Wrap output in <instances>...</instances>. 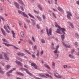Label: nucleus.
<instances>
[{
  "label": "nucleus",
  "mask_w": 79,
  "mask_h": 79,
  "mask_svg": "<svg viewBox=\"0 0 79 79\" xmlns=\"http://www.w3.org/2000/svg\"><path fill=\"white\" fill-rule=\"evenodd\" d=\"M16 59L18 60H19V61H23V59H21V58H20V57H17L16 58Z\"/></svg>",
  "instance_id": "21"
},
{
  "label": "nucleus",
  "mask_w": 79,
  "mask_h": 79,
  "mask_svg": "<svg viewBox=\"0 0 79 79\" xmlns=\"http://www.w3.org/2000/svg\"><path fill=\"white\" fill-rule=\"evenodd\" d=\"M46 32H47V34L48 35V36H50V35H52V29L51 28L49 29V32H48V29L47 28L46 29Z\"/></svg>",
  "instance_id": "3"
},
{
  "label": "nucleus",
  "mask_w": 79,
  "mask_h": 79,
  "mask_svg": "<svg viewBox=\"0 0 79 79\" xmlns=\"http://www.w3.org/2000/svg\"><path fill=\"white\" fill-rule=\"evenodd\" d=\"M69 56L71 58H74V56L73 55H71V54H69Z\"/></svg>",
  "instance_id": "26"
},
{
  "label": "nucleus",
  "mask_w": 79,
  "mask_h": 79,
  "mask_svg": "<svg viewBox=\"0 0 79 79\" xmlns=\"http://www.w3.org/2000/svg\"><path fill=\"white\" fill-rule=\"evenodd\" d=\"M0 18L2 19L3 21H5V19L3 17H2L0 16ZM0 21H1V19H0Z\"/></svg>",
  "instance_id": "24"
},
{
  "label": "nucleus",
  "mask_w": 79,
  "mask_h": 79,
  "mask_svg": "<svg viewBox=\"0 0 79 79\" xmlns=\"http://www.w3.org/2000/svg\"><path fill=\"white\" fill-rule=\"evenodd\" d=\"M5 59L6 60H8V61H9V58L6 57H5Z\"/></svg>",
  "instance_id": "50"
},
{
  "label": "nucleus",
  "mask_w": 79,
  "mask_h": 79,
  "mask_svg": "<svg viewBox=\"0 0 79 79\" xmlns=\"http://www.w3.org/2000/svg\"><path fill=\"white\" fill-rule=\"evenodd\" d=\"M17 55H18V56H21V52L17 53Z\"/></svg>",
  "instance_id": "45"
},
{
  "label": "nucleus",
  "mask_w": 79,
  "mask_h": 79,
  "mask_svg": "<svg viewBox=\"0 0 79 79\" xmlns=\"http://www.w3.org/2000/svg\"><path fill=\"white\" fill-rule=\"evenodd\" d=\"M36 56L38 57H39V51H38L37 52Z\"/></svg>",
  "instance_id": "30"
},
{
  "label": "nucleus",
  "mask_w": 79,
  "mask_h": 79,
  "mask_svg": "<svg viewBox=\"0 0 79 79\" xmlns=\"http://www.w3.org/2000/svg\"><path fill=\"white\" fill-rule=\"evenodd\" d=\"M2 54H0V59L2 60Z\"/></svg>",
  "instance_id": "54"
},
{
  "label": "nucleus",
  "mask_w": 79,
  "mask_h": 79,
  "mask_svg": "<svg viewBox=\"0 0 79 79\" xmlns=\"http://www.w3.org/2000/svg\"><path fill=\"white\" fill-rule=\"evenodd\" d=\"M18 12L19 14H20V15H22V14H23V12L22 11L19 10Z\"/></svg>",
  "instance_id": "27"
},
{
  "label": "nucleus",
  "mask_w": 79,
  "mask_h": 79,
  "mask_svg": "<svg viewBox=\"0 0 79 79\" xmlns=\"http://www.w3.org/2000/svg\"><path fill=\"white\" fill-rule=\"evenodd\" d=\"M6 31L7 32H8V33H10V31L8 30V29H6Z\"/></svg>",
  "instance_id": "57"
},
{
  "label": "nucleus",
  "mask_w": 79,
  "mask_h": 79,
  "mask_svg": "<svg viewBox=\"0 0 79 79\" xmlns=\"http://www.w3.org/2000/svg\"><path fill=\"white\" fill-rule=\"evenodd\" d=\"M32 22L33 23V25H35V23H36V22L35 21V20H34V21Z\"/></svg>",
  "instance_id": "51"
},
{
  "label": "nucleus",
  "mask_w": 79,
  "mask_h": 79,
  "mask_svg": "<svg viewBox=\"0 0 79 79\" xmlns=\"http://www.w3.org/2000/svg\"><path fill=\"white\" fill-rule=\"evenodd\" d=\"M42 16L43 19H45V15H43Z\"/></svg>",
  "instance_id": "55"
},
{
  "label": "nucleus",
  "mask_w": 79,
  "mask_h": 79,
  "mask_svg": "<svg viewBox=\"0 0 79 79\" xmlns=\"http://www.w3.org/2000/svg\"><path fill=\"white\" fill-rule=\"evenodd\" d=\"M28 15H29V16L31 17V18H33V19H35V17H34V16L32 15H31V14L29 13Z\"/></svg>",
  "instance_id": "22"
},
{
  "label": "nucleus",
  "mask_w": 79,
  "mask_h": 79,
  "mask_svg": "<svg viewBox=\"0 0 79 79\" xmlns=\"http://www.w3.org/2000/svg\"><path fill=\"white\" fill-rule=\"evenodd\" d=\"M58 10L60 11H61L62 13H64V10L62 8H61L60 7H58Z\"/></svg>",
  "instance_id": "9"
},
{
  "label": "nucleus",
  "mask_w": 79,
  "mask_h": 79,
  "mask_svg": "<svg viewBox=\"0 0 79 79\" xmlns=\"http://www.w3.org/2000/svg\"><path fill=\"white\" fill-rule=\"evenodd\" d=\"M23 15L24 17H26V18H29V17H28V16H27V15L25 14V12H23Z\"/></svg>",
  "instance_id": "17"
},
{
  "label": "nucleus",
  "mask_w": 79,
  "mask_h": 79,
  "mask_svg": "<svg viewBox=\"0 0 79 79\" xmlns=\"http://www.w3.org/2000/svg\"><path fill=\"white\" fill-rule=\"evenodd\" d=\"M3 44H5L6 46H9L10 45V44H8L4 43H3Z\"/></svg>",
  "instance_id": "35"
},
{
  "label": "nucleus",
  "mask_w": 79,
  "mask_h": 79,
  "mask_svg": "<svg viewBox=\"0 0 79 79\" xmlns=\"http://www.w3.org/2000/svg\"><path fill=\"white\" fill-rule=\"evenodd\" d=\"M36 26L38 28V29H39L40 28V26L38 24H37Z\"/></svg>",
  "instance_id": "58"
},
{
  "label": "nucleus",
  "mask_w": 79,
  "mask_h": 79,
  "mask_svg": "<svg viewBox=\"0 0 79 79\" xmlns=\"http://www.w3.org/2000/svg\"><path fill=\"white\" fill-rule=\"evenodd\" d=\"M19 24L20 27H21V25H22V24H21V23L20 22H19Z\"/></svg>",
  "instance_id": "64"
},
{
  "label": "nucleus",
  "mask_w": 79,
  "mask_h": 79,
  "mask_svg": "<svg viewBox=\"0 0 79 79\" xmlns=\"http://www.w3.org/2000/svg\"><path fill=\"white\" fill-rule=\"evenodd\" d=\"M1 30L3 34V35H6V34H5V31H4L3 29L2 28H1Z\"/></svg>",
  "instance_id": "12"
},
{
  "label": "nucleus",
  "mask_w": 79,
  "mask_h": 79,
  "mask_svg": "<svg viewBox=\"0 0 79 79\" xmlns=\"http://www.w3.org/2000/svg\"><path fill=\"white\" fill-rule=\"evenodd\" d=\"M20 7L21 10H22V11H24V9L23 8V6H20Z\"/></svg>",
  "instance_id": "44"
},
{
  "label": "nucleus",
  "mask_w": 79,
  "mask_h": 79,
  "mask_svg": "<svg viewBox=\"0 0 79 79\" xmlns=\"http://www.w3.org/2000/svg\"><path fill=\"white\" fill-rule=\"evenodd\" d=\"M32 40L33 41V42H35V39H34V37L33 36H32Z\"/></svg>",
  "instance_id": "46"
},
{
  "label": "nucleus",
  "mask_w": 79,
  "mask_h": 79,
  "mask_svg": "<svg viewBox=\"0 0 79 79\" xmlns=\"http://www.w3.org/2000/svg\"><path fill=\"white\" fill-rule=\"evenodd\" d=\"M67 15V17L68 19H71V16H72V14H71V12L69 11H67L66 12Z\"/></svg>",
  "instance_id": "2"
},
{
  "label": "nucleus",
  "mask_w": 79,
  "mask_h": 79,
  "mask_svg": "<svg viewBox=\"0 0 79 79\" xmlns=\"http://www.w3.org/2000/svg\"><path fill=\"white\" fill-rule=\"evenodd\" d=\"M40 76L42 77H46V76L44 75L40 74Z\"/></svg>",
  "instance_id": "32"
},
{
  "label": "nucleus",
  "mask_w": 79,
  "mask_h": 79,
  "mask_svg": "<svg viewBox=\"0 0 79 79\" xmlns=\"http://www.w3.org/2000/svg\"><path fill=\"white\" fill-rule=\"evenodd\" d=\"M2 41L4 42H7V40L5 39H2Z\"/></svg>",
  "instance_id": "40"
},
{
  "label": "nucleus",
  "mask_w": 79,
  "mask_h": 79,
  "mask_svg": "<svg viewBox=\"0 0 79 79\" xmlns=\"http://www.w3.org/2000/svg\"><path fill=\"white\" fill-rule=\"evenodd\" d=\"M58 52V50H57V49H56V50H55L54 51V53H57Z\"/></svg>",
  "instance_id": "36"
},
{
  "label": "nucleus",
  "mask_w": 79,
  "mask_h": 79,
  "mask_svg": "<svg viewBox=\"0 0 79 79\" xmlns=\"http://www.w3.org/2000/svg\"><path fill=\"white\" fill-rule=\"evenodd\" d=\"M47 72L49 73V74H50L51 75H53V73H52L50 72H49L48 71H47Z\"/></svg>",
  "instance_id": "52"
},
{
  "label": "nucleus",
  "mask_w": 79,
  "mask_h": 79,
  "mask_svg": "<svg viewBox=\"0 0 79 79\" xmlns=\"http://www.w3.org/2000/svg\"><path fill=\"white\" fill-rule=\"evenodd\" d=\"M52 15L56 19V15H55V14L54 13H52Z\"/></svg>",
  "instance_id": "43"
},
{
  "label": "nucleus",
  "mask_w": 79,
  "mask_h": 79,
  "mask_svg": "<svg viewBox=\"0 0 79 79\" xmlns=\"http://www.w3.org/2000/svg\"><path fill=\"white\" fill-rule=\"evenodd\" d=\"M4 73L5 71H3L2 70H1V71L0 72V73H1V74H4Z\"/></svg>",
  "instance_id": "42"
},
{
  "label": "nucleus",
  "mask_w": 79,
  "mask_h": 79,
  "mask_svg": "<svg viewBox=\"0 0 79 79\" xmlns=\"http://www.w3.org/2000/svg\"><path fill=\"white\" fill-rule=\"evenodd\" d=\"M24 27L25 28V29H27V27L26 26V24H24Z\"/></svg>",
  "instance_id": "60"
},
{
  "label": "nucleus",
  "mask_w": 79,
  "mask_h": 79,
  "mask_svg": "<svg viewBox=\"0 0 79 79\" xmlns=\"http://www.w3.org/2000/svg\"><path fill=\"white\" fill-rule=\"evenodd\" d=\"M38 6L40 10H41V11H42V7H41V6L40 5H38Z\"/></svg>",
  "instance_id": "19"
},
{
  "label": "nucleus",
  "mask_w": 79,
  "mask_h": 79,
  "mask_svg": "<svg viewBox=\"0 0 79 79\" xmlns=\"http://www.w3.org/2000/svg\"><path fill=\"white\" fill-rule=\"evenodd\" d=\"M62 43L64 46L66 47H67L68 48H71V46H70V45L68 46V45L65 44L64 42H62Z\"/></svg>",
  "instance_id": "5"
},
{
  "label": "nucleus",
  "mask_w": 79,
  "mask_h": 79,
  "mask_svg": "<svg viewBox=\"0 0 79 79\" xmlns=\"http://www.w3.org/2000/svg\"><path fill=\"white\" fill-rule=\"evenodd\" d=\"M52 66L53 69H55V63L53 62H52Z\"/></svg>",
  "instance_id": "16"
},
{
  "label": "nucleus",
  "mask_w": 79,
  "mask_h": 79,
  "mask_svg": "<svg viewBox=\"0 0 79 79\" xmlns=\"http://www.w3.org/2000/svg\"><path fill=\"white\" fill-rule=\"evenodd\" d=\"M75 45H76V46H77L78 45V43L77 42H76L74 43Z\"/></svg>",
  "instance_id": "41"
},
{
  "label": "nucleus",
  "mask_w": 79,
  "mask_h": 79,
  "mask_svg": "<svg viewBox=\"0 0 79 79\" xmlns=\"http://www.w3.org/2000/svg\"><path fill=\"white\" fill-rule=\"evenodd\" d=\"M25 52H26L27 53H28V54H29V55H31V52H29V51H28L27 50H25Z\"/></svg>",
  "instance_id": "23"
},
{
  "label": "nucleus",
  "mask_w": 79,
  "mask_h": 79,
  "mask_svg": "<svg viewBox=\"0 0 79 79\" xmlns=\"http://www.w3.org/2000/svg\"><path fill=\"white\" fill-rule=\"evenodd\" d=\"M24 55H25V54H24V53H20V56H24Z\"/></svg>",
  "instance_id": "37"
},
{
  "label": "nucleus",
  "mask_w": 79,
  "mask_h": 79,
  "mask_svg": "<svg viewBox=\"0 0 79 79\" xmlns=\"http://www.w3.org/2000/svg\"><path fill=\"white\" fill-rule=\"evenodd\" d=\"M20 34L22 37H23V38L24 37V32H23V31H21L20 33Z\"/></svg>",
  "instance_id": "15"
},
{
  "label": "nucleus",
  "mask_w": 79,
  "mask_h": 79,
  "mask_svg": "<svg viewBox=\"0 0 79 79\" xmlns=\"http://www.w3.org/2000/svg\"><path fill=\"white\" fill-rule=\"evenodd\" d=\"M9 46H12V47H14L15 48H16V49H17L18 50H19V48H18L17 47H16L15 46H14V45L9 44Z\"/></svg>",
  "instance_id": "13"
},
{
  "label": "nucleus",
  "mask_w": 79,
  "mask_h": 79,
  "mask_svg": "<svg viewBox=\"0 0 79 79\" xmlns=\"http://www.w3.org/2000/svg\"><path fill=\"white\" fill-rule=\"evenodd\" d=\"M15 62L16 64H18V65H19V66H22V63L20 62H19V61L16 60L15 61Z\"/></svg>",
  "instance_id": "8"
},
{
  "label": "nucleus",
  "mask_w": 79,
  "mask_h": 79,
  "mask_svg": "<svg viewBox=\"0 0 79 79\" xmlns=\"http://www.w3.org/2000/svg\"><path fill=\"white\" fill-rule=\"evenodd\" d=\"M76 3L78 5H79V1H77L76 2Z\"/></svg>",
  "instance_id": "62"
},
{
  "label": "nucleus",
  "mask_w": 79,
  "mask_h": 79,
  "mask_svg": "<svg viewBox=\"0 0 79 79\" xmlns=\"http://www.w3.org/2000/svg\"><path fill=\"white\" fill-rule=\"evenodd\" d=\"M14 5L16 6L17 8H19V4L17 2H14Z\"/></svg>",
  "instance_id": "6"
},
{
  "label": "nucleus",
  "mask_w": 79,
  "mask_h": 79,
  "mask_svg": "<svg viewBox=\"0 0 79 79\" xmlns=\"http://www.w3.org/2000/svg\"><path fill=\"white\" fill-rule=\"evenodd\" d=\"M6 26H4V28L5 29V30H6V29H7V28H6Z\"/></svg>",
  "instance_id": "59"
},
{
  "label": "nucleus",
  "mask_w": 79,
  "mask_h": 79,
  "mask_svg": "<svg viewBox=\"0 0 79 79\" xmlns=\"http://www.w3.org/2000/svg\"><path fill=\"white\" fill-rule=\"evenodd\" d=\"M45 75H46L47 76H48V77H49V76L51 77V78H52V77L51 76L49 75V74H47V73H45Z\"/></svg>",
  "instance_id": "25"
},
{
  "label": "nucleus",
  "mask_w": 79,
  "mask_h": 79,
  "mask_svg": "<svg viewBox=\"0 0 79 79\" xmlns=\"http://www.w3.org/2000/svg\"><path fill=\"white\" fill-rule=\"evenodd\" d=\"M17 74H19V75H20L21 74V73L19 72H16Z\"/></svg>",
  "instance_id": "63"
},
{
  "label": "nucleus",
  "mask_w": 79,
  "mask_h": 79,
  "mask_svg": "<svg viewBox=\"0 0 79 79\" xmlns=\"http://www.w3.org/2000/svg\"><path fill=\"white\" fill-rule=\"evenodd\" d=\"M57 31H56V32L58 34H60V30L58 29H57Z\"/></svg>",
  "instance_id": "28"
},
{
  "label": "nucleus",
  "mask_w": 79,
  "mask_h": 79,
  "mask_svg": "<svg viewBox=\"0 0 79 79\" xmlns=\"http://www.w3.org/2000/svg\"><path fill=\"white\" fill-rule=\"evenodd\" d=\"M26 21L27 23H29L31 22V21L27 19Z\"/></svg>",
  "instance_id": "61"
},
{
  "label": "nucleus",
  "mask_w": 79,
  "mask_h": 79,
  "mask_svg": "<svg viewBox=\"0 0 79 79\" xmlns=\"http://www.w3.org/2000/svg\"><path fill=\"white\" fill-rule=\"evenodd\" d=\"M61 39L62 40H63L64 39V35L63 34L61 35Z\"/></svg>",
  "instance_id": "20"
},
{
  "label": "nucleus",
  "mask_w": 79,
  "mask_h": 79,
  "mask_svg": "<svg viewBox=\"0 0 79 79\" xmlns=\"http://www.w3.org/2000/svg\"><path fill=\"white\" fill-rule=\"evenodd\" d=\"M36 17L40 21H42V19H41V18L39 16H36Z\"/></svg>",
  "instance_id": "14"
},
{
  "label": "nucleus",
  "mask_w": 79,
  "mask_h": 79,
  "mask_svg": "<svg viewBox=\"0 0 79 79\" xmlns=\"http://www.w3.org/2000/svg\"><path fill=\"white\" fill-rule=\"evenodd\" d=\"M18 1V2H19V3H22L23 1L21 0H17Z\"/></svg>",
  "instance_id": "47"
},
{
  "label": "nucleus",
  "mask_w": 79,
  "mask_h": 79,
  "mask_svg": "<svg viewBox=\"0 0 79 79\" xmlns=\"http://www.w3.org/2000/svg\"><path fill=\"white\" fill-rule=\"evenodd\" d=\"M63 66L64 68H67V67H68V65H64Z\"/></svg>",
  "instance_id": "53"
},
{
  "label": "nucleus",
  "mask_w": 79,
  "mask_h": 79,
  "mask_svg": "<svg viewBox=\"0 0 79 79\" xmlns=\"http://www.w3.org/2000/svg\"><path fill=\"white\" fill-rule=\"evenodd\" d=\"M4 56L5 58H6V57H7V54H6V53H4Z\"/></svg>",
  "instance_id": "49"
},
{
  "label": "nucleus",
  "mask_w": 79,
  "mask_h": 79,
  "mask_svg": "<svg viewBox=\"0 0 79 79\" xmlns=\"http://www.w3.org/2000/svg\"><path fill=\"white\" fill-rule=\"evenodd\" d=\"M16 70V68H13V70H10L7 72L6 73L7 74H9V73H12L13 71Z\"/></svg>",
  "instance_id": "10"
},
{
  "label": "nucleus",
  "mask_w": 79,
  "mask_h": 79,
  "mask_svg": "<svg viewBox=\"0 0 79 79\" xmlns=\"http://www.w3.org/2000/svg\"><path fill=\"white\" fill-rule=\"evenodd\" d=\"M11 32L12 33V34H13V35H15V33L14 32V31H11Z\"/></svg>",
  "instance_id": "56"
},
{
  "label": "nucleus",
  "mask_w": 79,
  "mask_h": 79,
  "mask_svg": "<svg viewBox=\"0 0 79 79\" xmlns=\"http://www.w3.org/2000/svg\"><path fill=\"white\" fill-rule=\"evenodd\" d=\"M55 23L56 24L55 25L56 27H58L59 29H60L61 30V29L62 28H61L60 27L58 26V23H57L56 22H55Z\"/></svg>",
  "instance_id": "7"
},
{
  "label": "nucleus",
  "mask_w": 79,
  "mask_h": 79,
  "mask_svg": "<svg viewBox=\"0 0 79 79\" xmlns=\"http://www.w3.org/2000/svg\"><path fill=\"white\" fill-rule=\"evenodd\" d=\"M19 69L20 70H22V71H25L27 73L29 74V75H30V76H33L32 74L31 73L29 72L28 71V69H26L24 68H20Z\"/></svg>",
  "instance_id": "1"
},
{
  "label": "nucleus",
  "mask_w": 79,
  "mask_h": 79,
  "mask_svg": "<svg viewBox=\"0 0 79 79\" xmlns=\"http://www.w3.org/2000/svg\"><path fill=\"white\" fill-rule=\"evenodd\" d=\"M11 66L10 65H7L6 67V70H8V69H9L10 68Z\"/></svg>",
  "instance_id": "11"
},
{
  "label": "nucleus",
  "mask_w": 79,
  "mask_h": 79,
  "mask_svg": "<svg viewBox=\"0 0 79 79\" xmlns=\"http://www.w3.org/2000/svg\"><path fill=\"white\" fill-rule=\"evenodd\" d=\"M60 31H61L64 34H66V33L64 32L65 31H66V29H65L64 28H61Z\"/></svg>",
  "instance_id": "4"
},
{
  "label": "nucleus",
  "mask_w": 79,
  "mask_h": 79,
  "mask_svg": "<svg viewBox=\"0 0 79 79\" xmlns=\"http://www.w3.org/2000/svg\"><path fill=\"white\" fill-rule=\"evenodd\" d=\"M34 48L35 50H36L37 49V46L36 45L34 46Z\"/></svg>",
  "instance_id": "48"
},
{
  "label": "nucleus",
  "mask_w": 79,
  "mask_h": 79,
  "mask_svg": "<svg viewBox=\"0 0 79 79\" xmlns=\"http://www.w3.org/2000/svg\"><path fill=\"white\" fill-rule=\"evenodd\" d=\"M29 42L30 44H31V45L33 44V43H32V41H31V40H29Z\"/></svg>",
  "instance_id": "33"
},
{
  "label": "nucleus",
  "mask_w": 79,
  "mask_h": 79,
  "mask_svg": "<svg viewBox=\"0 0 79 79\" xmlns=\"http://www.w3.org/2000/svg\"><path fill=\"white\" fill-rule=\"evenodd\" d=\"M70 26H71V27H72V28H74V26H73V23H70Z\"/></svg>",
  "instance_id": "34"
},
{
  "label": "nucleus",
  "mask_w": 79,
  "mask_h": 79,
  "mask_svg": "<svg viewBox=\"0 0 79 79\" xmlns=\"http://www.w3.org/2000/svg\"><path fill=\"white\" fill-rule=\"evenodd\" d=\"M44 66L46 67L48 69H50V67H49V66L46 64H44Z\"/></svg>",
  "instance_id": "18"
},
{
  "label": "nucleus",
  "mask_w": 79,
  "mask_h": 79,
  "mask_svg": "<svg viewBox=\"0 0 79 79\" xmlns=\"http://www.w3.org/2000/svg\"><path fill=\"white\" fill-rule=\"evenodd\" d=\"M75 36H76V37H77V38H79V35L77 33H75Z\"/></svg>",
  "instance_id": "29"
},
{
  "label": "nucleus",
  "mask_w": 79,
  "mask_h": 79,
  "mask_svg": "<svg viewBox=\"0 0 79 79\" xmlns=\"http://www.w3.org/2000/svg\"><path fill=\"white\" fill-rule=\"evenodd\" d=\"M35 65V64L34 63H32L31 64V66H34Z\"/></svg>",
  "instance_id": "38"
},
{
  "label": "nucleus",
  "mask_w": 79,
  "mask_h": 79,
  "mask_svg": "<svg viewBox=\"0 0 79 79\" xmlns=\"http://www.w3.org/2000/svg\"><path fill=\"white\" fill-rule=\"evenodd\" d=\"M33 67L35 69H37V66L36 64H35V65Z\"/></svg>",
  "instance_id": "39"
},
{
  "label": "nucleus",
  "mask_w": 79,
  "mask_h": 79,
  "mask_svg": "<svg viewBox=\"0 0 79 79\" xmlns=\"http://www.w3.org/2000/svg\"><path fill=\"white\" fill-rule=\"evenodd\" d=\"M41 41L42 43H45V40H44V39H41Z\"/></svg>",
  "instance_id": "31"
}]
</instances>
